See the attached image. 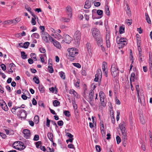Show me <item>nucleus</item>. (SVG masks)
Returning <instances> with one entry per match:
<instances>
[{
	"mask_svg": "<svg viewBox=\"0 0 152 152\" xmlns=\"http://www.w3.org/2000/svg\"><path fill=\"white\" fill-rule=\"evenodd\" d=\"M67 51L69 53L71 58H69L71 60H73L75 59V56L77 55L78 53V52L76 49L74 48H68Z\"/></svg>",
	"mask_w": 152,
	"mask_h": 152,
	"instance_id": "1",
	"label": "nucleus"
},
{
	"mask_svg": "<svg viewBox=\"0 0 152 152\" xmlns=\"http://www.w3.org/2000/svg\"><path fill=\"white\" fill-rule=\"evenodd\" d=\"M13 147L14 148L20 150H23L26 148L24 143L20 141H16L13 144Z\"/></svg>",
	"mask_w": 152,
	"mask_h": 152,
	"instance_id": "2",
	"label": "nucleus"
},
{
	"mask_svg": "<svg viewBox=\"0 0 152 152\" xmlns=\"http://www.w3.org/2000/svg\"><path fill=\"white\" fill-rule=\"evenodd\" d=\"M94 91L92 89L89 92L88 96L86 99L88 101L89 103L91 106L93 107L94 105Z\"/></svg>",
	"mask_w": 152,
	"mask_h": 152,
	"instance_id": "3",
	"label": "nucleus"
},
{
	"mask_svg": "<svg viewBox=\"0 0 152 152\" xmlns=\"http://www.w3.org/2000/svg\"><path fill=\"white\" fill-rule=\"evenodd\" d=\"M74 38L76 42V45L78 46L79 45L81 39V33L79 30H77L74 34Z\"/></svg>",
	"mask_w": 152,
	"mask_h": 152,
	"instance_id": "4",
	"label": "nucleus"
},
{
	"mask_svg": "<svg viewBox=\"0 0 152 152\" xmlns=\"http://www.w3.org/2000/svg\"><path fill=\"white\" fill-rule=\"evenodd\" d=\"M91 31H92V35L94 38L101 36L100 31L97 28H93Z\"/></svg>",
	"mask_w": 152,
	"mask_h": 152,
	"instance_id": "5",
	"label": "nucleus"
},
{
	"mask_svg": "<svg viewBox=\"0 0 152 152\" xmlns=\"http://www.w3.org/2000/svg\"><path fill=\"white\" fill-rule=\"evenodd\" d=\"M99 96L100 98V102L102 106L105 107L106 104L104 102V94L102 91H100L99 93Z\"/></svg>",
	"mask_w": 152,
	"mask_h": 152,
	"instance_id": "6",
	"label": "nucleus"
},
{
	"mask_svg": "<svg viewBox=\"0 0 152 152\" xmlns=\"http://www.w3.org/2000/svg\"><path fill=\"white\" fill-rule=\"evenodd\" d=\"M18 115L21 118H26V112L25 110L20 109L18 112Z\"/></svg>",
	"mask_w": 152,
	"mask_h": 152,
	"instance_id": "7",
	"label": "nucleus"
},
{
	"mask_svg": "<svg viewBox=\"0 0 152 152\" xmlns=\"http://www.w3.org/2000/svg\"><path fill=\"white\" fill-rule=\"evenodd\" d=\"M23 133L24 135V137L26 139H29L30 137L31 133L29 130L27 129H24L23 131Z\"/></svg>",
	"mask_w": 152,
	"mask_h": 152,
	"instance_id": "8",
	"label": "nucleus"
},
{
	"mask_svg": "<svg viewBox=\"0 0 152 152\" xmlns=\"http://www.w3.org/2000/svg\"><path fill=\"white\" fill-rule=\"evenodd\" d=\"M66 12L67 14L68 17H69L70 18L72 17V10L71 7L68 5L66 7Z\"/></svg>",
	"mask_w": 152,
	"mask_h": 152,
	"instance_id": "9",
	"label": "nucleus"
},
{
	"mask_svg": "<svg viewBox=\"0 0 152 152\" xmlns=\"http://www.w3.org/2000/svg\"><path fill=\"white\" fill-rule=\"evenodd\" d=\"M44 33H42V37L44 41L46 42H48V37H49V35L46 32H43Z\"/></svg>",
	"mask_w": 152,
	"mask_h": 152,
	"instance_id": "10",
	"label": "nucleus"
},
{
	"mask_svg": "<svg viewBox=\"0 0 152 152\" xmlns=\"http://www.w3.org/2000/svg\"><path fill=\"white\" fill-rule=\"evenodd\" d=\"M94 39L98 46H102V45L103 42L101 36L96 37V38H94Z\"/></svg>",
	"mask_w": 152,
	"mask_h": 152,
	"instance_id": "11",
	"label": "nucleus"
},
{
	"mask_svg": "<svg viewBox=\"0 0 152 152\" xmlns=\"http://www.w3.org/2000/svg\"><path fill=\"white\" fill-rule=\"evenodd\" d=\"M107 63L105 62L104 61L103 62L102 65V69L103 74H104L106 77H107V70L106 71V66L107 67Z\"/></svg>",
	"mask_w": 152,
	"mask_h": 152,
	"instance_id": "12",
	"label": "nucleus"
},
{
	"mask_svg": "<svg viewBox=\"0 0 152 152\" xmlns=\"http://www.w3.org/2000/svg\"><path fill=\"white\" fill-rule=\"evenodd\" d=\"M72 40V38L68 35L66 34L65 36V42L67 44H69Z\"/></svg>",
	"mask_w": 152,
	"mask_h": 152,
	"instance_id": "13",
	"label": "nucleus"
},
{
	"mask_svg": "<svg viewBox=\"0 0 152 152\" xmlns=\"http://www.w3.org/2000/svg\"><path fill=\"white\" fill-rule=\"evenodd\" d=\"M122 132V137L123 139H124V141H125L127 139L126 135V129L121 130Z\"/></svg>",
	"mask_w": 152,
	"mask_h": 152,
	"instance_id": "14",
	"label": "nucleus"
},
{
	"mask_svg": "<svg viewBox=\"0 0 152 152\" xmlns=\"http://www.w3.org/2000/svg\"><path fill=\"white\" fill-rule=\"evenodd\" d=\"M53 45L56 47L57 48L60 49L61 48V46L60 45V43L56 41V40H55L53 42Z\"/></svg>",
	"mask_w": 152,
	"mask_h": 152,
	"instance_id": "15",
	"label": "nucleus"
},
{
	"mask_svg": "<svg viewBox=\"0 0 152 152\" xmlns=\"http://www.w3.org/2000/svg\"><path fill=\"white\" fill-rule=\"evenodd\" d=\"M20 20L21 19L20 18H16L15 19L11 20V23L14 24H16L19 22Z\"/></svg>",
	"mask_w": 152,
	"mask_h": 152,
	"instance_id": "16",
	"label": "nucleus"
},
{
	"mask_svg": "<svg viewBox=\"0 0 152 152\" xmlns=\"http://www.w3.org/2000/svg\"><path fill=\"white\" fill-rule=\"evenodd\" d=\"M86 47L87 50L88 52L89 53H91L92 52V50L91 48V45L90 43H88L86 44Z\"/></svg>",
	"mask_w": 152,
	"mask_h": 152,
	"instance_id": "17",
	"label": "nucleus"
},
{
	"mask_svg": "<svg viewBox=\"0 0 152 152\" xmlns=\"http://www.w3.org/2000/svg\"><path fill=\"white\" fill-rule=\"evenodd\" d=\"M102 72L100 69H98L96 71V73L95 75L96 77H102Z\"/></svg>",
	"mask_w": 152,
	"mask_h": 152,
	"instance_id": "18",
	"label": "nucleus"
},
{
	"mask_svg": "<svg viewBox=\"0 0 152 152\" xmlns=\"http://www.w3.org/2000/svg\"><path fill=\"white\" fill-rule=\"evenodd\" d=\"M91 7L90 2L89 1H86L85 2V4L84 5V8L86 9L89 8Z\"/></svg>",
	"mask_w": 152,
	"mask_h": 152,
	"instance_id": "19",
	"label": "nucleus"
},
{
	"mask_svg": "<svg viewBox=\"0 0 152 152\" xmlns=\"http://www.w3.org/2000/svg\"><path fill=\"white\" fill-rule=\"evenodd\" d=\"M4 104H2L1 105L2 108L5 111H7L8 110V107L6 105V104L4 102Z\"/></svg>",
	"mask_w": 152,
	"mask_h": 152,
	"instance_id": "20",
	"label": "nucleus"
},
{
	"mask_svg": "<svg viewBox=\"0 0 152 152\" xmlns=\"http://www.w3.org/2000/svg\"><path fill=\"white\" fill-rule=\"evenodd\" d=\"M111 70V72L118 71V69L117 68V66L115 65V64H112Z\"/></svg>",
	"mask_w": 152,
	"mask_h": 152,
	"instance_id": "21",
	"label": "nucleus"
},
{
	"mask_svg": "<svg viewBox=\"0 0 152 152\" xmlns=\"http://www.w3.org/2000/svg\"><path fill=\"white\" fill-rule=\"evenodd\" d=\"M47 135L50 140L52 142H53V136L52 133H48V134Z\"/></svg>",
	"mask_w": 152,
	"mask_h": 152,
	"instance_id": "22",
	"label": "nucleus"
},
{
	"mask_svg": "<svg viewBox=\"0 0 152 152\" xmlns=\"http://www.w3.org/2000/svg\"><path fill=\"white\" fill-rule=\"evenodd\" d=\"M137 46H138V50L139 52V54L140 53H141V48L140 47V45L141 44L140 43V41L138 40V39L137 38Z\"/></svg>",
	"mask_w": 152,
	"mask_h": 152,
	"instance_id": "23",
	"label": "nucleus"
},
{
	"mask_svg": "<svg viewBox=\"0 0 152 152\" xmlns=\"http://www.w3.org/2000/svg\"><path fill=\"white\" fill-rule=\"evenodd\" d=\"M145 19L146 20L147 22V23L149 24L151 23V22L150 20V17L147 13H145Z\"/></svg>",
	"mask_w": 152,
	"mask_h": 152,
	"instance_id": "24",
	"label": "nucleus"
},
{
	"mask_svg": "<svg viewBox=\"0 0 152 152\" xmlns=\"http://www.w3.org/2000/svg\"><path fill=\"white\" fill-rule=\"evenodd\" d=\"M105 12L107 15H110V11L109 8L107 5L105 6Z\"/></svg>",
	"mask_w": 152,
	"mask_h": 152,
	"instance_id": "25",
	"label": "nucleus"
},
{
	"mask_svg": "<svg viewBox=\"0 0 152 152\" xmlns=\"http://www.w3.org/2000/svg\"><path fill=\"white\" fill-rule=\"evenodd\" d=\"M143 56L142 53H140L139 54V59L138 61L140 62L141 63L143 60Z\"/></svg>",
	"mask_w": 152,
	"mask_h": 152,
	"instance_id": "26",
	"label": "nucleus"
},
{
	"mask_svg": "<svg viewBox=\"0 0 152 152\" xmlns=\"http://www.w3.org/2000/svg\"><path fill=\"white\" fill-rule=\"evenodd\" d=\"M59 75L61 78L63 79H65V75L64 73L62 71L59 72Z\"/></svg>",
	"mask_w": 152,
	"mask_h": 152,
	"instance_id": "27",
	"label": "nucleus"
},
{
	"mask_svg": "<svg viewBox=\"0 0 152 152\" xmlns=\"http://www.w3.org/2000/svg\"><path fill=\"white\" fill-rule=\"evenodd\" d=\"M70 20V19L66 18H62L61 19L62 21L64 22H69Z\"/></svg>",
	"mask_w": 152,
	"mask_h": 152,
	"instance_id": "28",
	"label": "nucleus"
},
{
	"mask_svg": "<svg viewBox=\"0 0 152 152\" xmlns=\"http://www.w3.org/2000/svg\"><path fill=\"white\" fill-rule=\"evenodd\" d=\"M39 89L41 93H43L44 92L45 88L42 85H39Z\"/></svg>",
	"mask_w": 152,
	"mask_h": 152,
	"instance_id": "29",
	"label": "nucleus"
},
{
	"mask_svg": "<svg viewBox=\"0 0 152 152\" xmlns=\"http://www.w3.org/2000/svg\"><path fill=\"white\" fill-rule=\"evenodd\" d=\"M59 102L57 100H54L53 102V105L55 107L57 106L60 104Z\"/></svg>",
	"mask_w": 152,
	"mask_h": 152,
	"instance_id": "30",
	"label": "nucleus"
},
{
	"mask_svg": "<svg viewBox=\"0 0 152 152\" xmlns=\"http://www.w3.org/2000/svg\"><path fill=\"white\" fill-rule=\"evenodd\" d=\"M33 80L37 84H38L39 83V81L38 77H36L35 76L33 78Z\"/></svg>",
	"mask_w": 152,
	"mask_h": 152,
	"instance_id": "31",
	"label": "nucleus"
},
{
	"mask_svg": "<svg viewBox=\"0 0 152 152\" xmlns=\"http://www.w3.org/2000/svg\"><path fill=\"white\" fill-rule=\"evenodd\" d=\"M49 72L52 73L53 72L54 70L52 66H48Z\"/></svg>",
	"mask_w": 152,
	"mask_h": 152,
	"instance_id": "32",
	"label": "nucleus"
},
{
	"mask_svg": "<svg viewBox=\"0 0 152 152\" xmlns=\"http://www.w3.org/2000/svg\"><path fill=\"white\" fill-rule=\"evenodd\" d=\"M30 44V43L28 42H25L23 44V48H28Z\"/></svg>",
	"mask_w": 152,
	"mask_h": 152,
	"instance_id": "33",
	"label": "nucleus"
},
{
	"mask_svg": "<svg viewBox=\"0 0 152 152\" xmlns=\"http://www.w3.org/2000/svg\"><path fill=\"white\" fill-rule=\"evenodd\" d=\"M127 39L126 38H121L120 40V42H125L123 45H126L127 44Z\"/></svg>",
	"mask_w": 152,
	"mask_h": 152,
	"instance_id": "34",
	"label": "nucleus"
},
{
	"mask_svg": "<svg viewBox=\"0 0 152 152\" xmlns=\"http://www.w3.org/2000/svg\"><path fill=\"white\" fill-rule=\"evenodd\" d=\"M119 72L118 71H112L111 72V73L113 75V76L114 77H115L116 76H117L118 74V73Z\"/></svg>",
	"mask_w": 152,
	"mask_h": 152,
	"instance_id": "35",
	"label": "nucleus"
},
{
	"mask_svg": "<svg viewBox=\"0 0 152 152\" xmlns=\"http://www.w3.org/2000/svg\"><path fill=\"white\" fill-rule=\"evenodd\" d=\"M100 129L101 131H103L104 130V127L103 123L102 121H100Z\"/></svg>",
	"mask_w": 152,
	"mask_h": 152,
	"instance_id": "36",
	"label": "nucleus"
},
{
	"mask_svg": "<svg viewBox=\"0 0 152 152\" xmlns=\"http://www.w3.org/2000/svg\"><path fill=\"white\" fill-rule=\"evenodd\" d=\"M135 75L134 73H132L131 75V77L130 78V81H131L132 80L133 81H134Z\"/></svg>",
	"mask_w": 152,
	"mask_h": 152,
	"instance_id": "37",
	"label": "nucleus"
},
{
	"mask_svg": "<svg viewBox=\"0 0 152 152\" xmlns=\"http://www.w3.org/2000/svg\"><path fill=\"white\" fill-rule=\"evenodd\" d=\"M21 57L23 59H25L27 57V55H26L25 53L23 52H21Z\"/></svg>",
	"mask_w": 152,
	"mask_h": 152,
	"instance_id": "38",
	"label": "nucleus"
},
{
	"mask_svg": "<svg viewBox=\"0 0 152 152\" xmlns=\"http://www.w3.org/2000/svg\"><path fill=\"white\" fill-rule=\"evenodd\" d=\"M31 37H34L38 39L39 37V35L37 33H33Z\"/></svg>",
	"mask_w": 152,
	"mask_h": 152,
	"instance_id": "39",
	"label": "nucleus"
},
{
	"mask_svg": "<svg viewBox=\"0 0 152 152\" xmlns=\"http://www.w3.org/2000/svg\"><path fill=\"white\" fill-rule=\"evenodd\" d=\"M119 126L120 129H121V130H123L124 129H126L125 127V124H124V123H123V124H120Z\"/></svg>",
	"mask_w": 152,
	"mask_h": 152,
	"instance_id": "40",
	"label": "nucleus"
},
{
	"mask_svg": "<svg viewBox=\"0 0 152 152\" xmlns=\"http://www.w3.org/2000/svg\"><path fill=\"white\" fill-rule=\"evenodd\" d=\"M124 28L123 26H121L119 28V32L120 34L124 33Z\"/></svg>",
	"mask_w": 152,
	"mask_h": 152,
	"instance_id": "41",
	"label": "nucleus"
},
{
	"mask_svg": "<svg viewBox=\"0 0 152 152\" xmlns=\"http://www.w3.org/2000/svg\"><path fill=\"white\" fill-rule=\"evenodd\" d=\"M125 42H121L118 44V45L119 48H122L126 45H123Z\"/></svg>",
	"mask_w": 152,
	"mask_h": 152,
	"instance_id": "42",
	"label": "nucleus"
},
{
	"mask_svg": "<svg viewBox=\"0 0 152 152\" xmlns=\"http://www.w3.org/2000/svg\"><path fill=\"white\" fill-rule=\"evenodd\" d=\"M65 115L67 117H69L70 116L69 112L68 110H65L64 112Z\"/></svg>",
	"mask_w": 152,
	"mask_h": 152,
	"instance_id": "43",
	"label": "nucleus"
},
{
	"mask_svg": "<svg viewBox=\"0 0 152 152\" xmlns=\"http://www.w3.org/2000/svg\"><path fill=\"white\" fill-rule=\"evenodd\" d=\"M126 12L129 16H130L131 15V12L129 8L127 7V9L126 10Z\"/></svg>",
	"mask_w": 152,
	"mask_h": 152,
	"instance_id": "44",
	"label": "nucleus"
},
{
	"mask_svg": "<svg viewBox=\"0 0 152 152\" xmlns=\"http://www.w3.org/2000/svg\"><path fill=\"white\" fill-rule=\"evenodd\" d=\"M116 140L117 141V143L118 144L121 141V140L120 137L118 136H117L116 137Z\"/></svg>",
	"mask_w": 152,
	"mask_h": 152,
	"instance_id": "45",
	"label": "nucleus"
},
{
	"mask_svg": "<svg viewBox=\"0 0 152 152\" xmlns=\"http://www.w3.org/2000/svg\"><path fill=\"white\" fill-rule=\"evenodd\" d=\"M34 120L36 123H38L39 121V117L38 115H36L34 118Z\"/></svg>",
	"mask_w": 152,
	"mask_h": 152,
	"instance_id": "46",
	"label": "nucleus"
},
{
	"mask_svg": "<svg viewBox=\"0 0 152 152\" xmlns=\"http://www.w3.org/2000/svg\"><path fill=\"white\" fill-rule=\"evenodd\" d=\"M72 103L74 109H76L77 108V104H76L75 101V100H73L72 101Z\"/></svg>",
	"mask_w": 152,
	"mask_h": 152,
	"instance_id": "47",
	"label": "nucleus"
},
{
	"mask_svg": "<svg viewBox=\"0 0 152 152\" xmlns=\"http://www.w3.org/2000/svg\"><path fill=\"white\" fill-rule=\"evenodd\" d=\"M110 34L108 32L106 33V40H110Z\"/></svg>",
	"mask_w": 152,
	"mask_h": 152,
	"instance_id": "48",
	"label": "nucleus"
},
{
	"mask_svg": "<svg viewBox=\"0 0 152 152\" xmlns=\"http://www.w3.org/2000/svg\"><path fill=\"white\" fill-rule=\"evenodd\" d=\"M73 65L77 68H80L81 67V65L78 63H73Z\"/></svg>",
	"mask_w": 152,
	"mask_h": 152,
	"instance_id": "49",
	"label": "nucleus"
},
{
	"mask_svg": "<svg viewBox=\"0 0 152 152\" xmlns=\"http://www.w3.org/2000/svg\"><path fill=\"white\" fill-rule=\"evenodd\" d=\"M126 22L128 25H130L132 23V20L131 19H128L126 20Z\"/></svg>",
	"mask_w": 152,
	"mask_h": 152,
	"instance_id": "50",
	"label": "nucleus"
},
{
	"mask_svg": "<svg viewBox=\"0 0 152 152\" xmlns=\"http://www.w3.org/2000/svg\"><path fill=\"white\" fill-rule=\"evenodd\" d=\"M103 11L101 10H97V13L99 15H102L103 14Z\"/></svg>",
	"mask_w": 152,
	"mask_h": 152,
	"instance_id": "51",
	"label": "nucleus"
},
{
	"mask_svg": "<svg viewBox=\"0 0 152 152\" xmlns=\"http://www.w3.org/2000/svg\"><path fill=\"white\" fill-rule=\"evenodd\" d=\"M57 124L58 125L60 126H62L63 125L64 122L62 120L59 121H58Z\"/></svg>",
	"mask_w": 152,
	"mask_h": 152,
	"instance_id": "52",
	"label": "nucleus"
},
{
	"mask_svg": "<svg viewBox=\"0 0 152 152\" xmlns=\"http://www.w3.org/2000/svg\"><path fill=\"white\" fill-rule=\"evenodd\" d=\"M39 50L40 52L42 53H44L45 52L46 50L45 48H39Z\"/></svg>",
	"mask_w": 152,
	"mask_h": 152,
	"instance_id": "53",
	"label": "nucleus"
},
{
	"mask_svg": "<svg viewBox=\"0 0 152 152\" xmlns=\"http://www.w3.org/2000/svg\"><path fill=\"white\" fill-rule=\"evenodd\" d=\"M39 139V136L38 135H35L33 139L34 141H37Z\"/></svg>",
	"mask_w": 152,
	"mask_h": 152,
	"instance_id": "54",
	"label": "nucleus"
},
{
	"mask_svg": "<svg viewBox=\"0 0 152 152\" xmlns=\"http://www.w3.org/2000/svg\"><path fill=\"white\" fill-rule=\"evenodd\" d=\"M56 37H58V38L59 39H61L62 38V36L58 33H57L55 34V38H56Z\"/></svg>",
	"mask_w": 152,
	"mask_h": 152,
	"instance_id": "55",
	"label": "nucleus"
},
{
	"mask_svg": "<svg viewBox=\"0 0 152 152\" xmlns=\"http://www.w3.org/2000/svg\"><path fill=\"white\" fill-rule=\"evenodd\" d=\"M121 37L119 36H118L116 38V42L117 44L120 43V40H121Z\"/></svg>",
	"mask_w": 152,
	"mask_h": 152,
	"instance_id": "56",
	"label": "nucleus"
},
{
	"mask_svg": "<svg viewBox=\"0 0 152 152\" xmlns=\"http://www.w3.org/2000/svg\"><path fill=\"white\" fill-rule=\"evenodd\" d=\"M117 116L116 119L117 121H118L119 119L120 112L118 110L117 111Z\"/></svg>",
	"mask_w": 152,
	"mask_h": 152,
	"instance_id": "57",
	"label": "nucleus"
},
{
	"mask_svg": "<svg viewBox=\"0 0 152 152\" xmlns=\"http://www.w3.org/2000/svg\"><path fill=\"white\" fill-rule=\"evenodd\" d=\"M96 150L98 152H100L101 151L100 147L99 145H96Z\"/></svg>",
	"mask_w": 152,
	"mask_h": 152,
	"instance_id": "58",
	"label": "nucleus"
},
{
	"mask_svg": "<svg viewBox=\"0 0 152 152\" xmlns=\"http://www.w3.org/2000/svg\"><path fill=\"white\" fill-rule=\"evenodd\" d=\"M1 66L3 70L5 71L6 70V66L4 64H1Z\"/></svg>",
	"mask_w": 152,
	"mask_h": 152,
	"instance_id": "59",
	"label": "nucleus"
},
{
	"mask_svg": "<svg viewBox=\"0 0 152 152\" xmlns=\"http://www.w3.org/2000/svg\"><path fill=\"white\" fill-rule=\"evenodd\" d=\"M42 144V142L41 141H38L36 142V147L37 148H39V146L40 145H41Z\"/></svg>",
	"mask_w": 152,
	"mask_h": 152,
	"instance_id": "60",
	"label": "nucleus"
},
{
	"mask_svg": "<svg viewBox=\"0 0 152 152\" xmlns=\"http://www.w3.org/2000/svg\"><path fill=\"white\" fill-rule=\"evenodd\" d=\"M35 18H32L31 19V23L33 25H34L36 24V22L35 21Z\"/></svg>",
	"mask_w": 152,
	"mask_h": 152,
	"instance_id": "61",
	"label": "nucleus"
},
{
	"mask_svg": "<svg viewBox=\"0 0 152 152\" xmlns=\"http://www.w3.org/2000/svg\"><path fill=\"white\" fill-rule=\"evenodd\" d=\"M50 120H49L48 118H47L46 126L48 127H50Z\"/></svg>",
	"mask_w": 152,
	"mask_h": 152,
	"instance_id": "62",
	"label": "nucleus"
},
{
	"mask_svg": "<svg viewBox=\"0 0 152 152\" xmlns=\"http://www.w3.org/2000/svg\"><path fill=\"white\" fill-rule=\"evenodd\" d=\"M25 9L28 11L29 12H30V13H31V11L30 10H31V9L30 7H29L28 5L25 6Z\"/></svg>",
	"mask_w": 152,
	"mask_h": 152,
	"instance_id": "63",
	"label": "nucleus"
},
{
	"mask_svg": "<svg viewBox=\"0 0 152 152\" xmlns=\"http://www.w3.org/2000/svg\"><path fill=\"white\" fill-rule=\"evenodd\" d=\"M80 83L79 80H77V81L75 83H74L75 86L76 87H78L79 86V84Z\"/></svg>",
	"mask_w": 152,
	"mask_h": 152,
	"instance_id": "64",
	"label": "nucleus"
}]
</instances>
